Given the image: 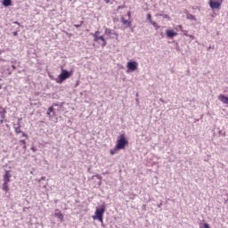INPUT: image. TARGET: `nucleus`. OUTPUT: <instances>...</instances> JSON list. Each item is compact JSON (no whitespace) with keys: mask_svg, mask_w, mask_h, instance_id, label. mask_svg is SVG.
<instances>
[{"mask_svg":"<svg viewBox=\"0 0 228 228\" xmlns=\"http://www.w3.org/2000/svg\"><path fill=\"white\" fill-rule=\"evenodd\" d=\"M3 122H4V119L2 118V119H0V124H3Z\"/></svg>","mask_w":228,"mask_h":228,"instance_id":"37","label":"nucleus"},{"mask_svg":"<svg viewBox=\"0 0 228 228\" xmlns=\"http://www.w3.org/2000/svg\"><path fill=\"white\" fill-rule=\"evenodd\" d=\"M46 113H47L48 117H50V118L54 117V108H53V107L48 108V110Z\"/></svg>","mask_w":228,"mask_h":228,"instance_id":"14","label":"nucleus"},{"mask_svg":"<svg viewBox=\"0 0 228 228\" xmlns=\"http://www.w3.org/2000/svg\"><path fill=\"white\" fill-rule=\"evenodd\" d=\"M224 0H209L208 4L212 10H220Z\"/></svg>","mask_w":228,"mask_h":228,"instance_id":"4","label":"nucleus"},{"mask_svg":"<svg viewBox=\"0 0 228 228\" xmlns=\"http://www.w3.org/2000/svg\"><path fill=\"white\" fill-rule=\"evenodd\" d=\"M8 74L11 75L12 72H13V69H10V68L7 69Z\"/></svg>","mask_w":228,"mask_h":228,"instance_id":"27","label":"nucleus"},{"mask_svg":"<svg viewBox=\"0 0 228 228\" xmlns=\"http://www.w3.org/2000/svg\"><path fill=\"white\" fill-rule=\"evenodd\" d=\"M128 142L127 139H126V134H122L117 141L116 147L117 149H119V151H122L126 149V145H127Z\"/></svg>","mask_w":228,"mask_h":228,"instance_id":"3","label":"nucleus"},{"mask_svg":"<svg viewBox=\"0 0 228 228\" xmlns=\"http://www.w3.org/2000/svg\"><path fill=\"white\" fill-rule=\"evenodd\" d=\"M94 177H96V179H99V181L102 180V176H101V175H95Z\"/></svg>","mask_w":228,"mask_h":228,"instance_id":"24","label":"nucleus"},{"mask_svg":"<svg viewBox=\"0 0 228 228\" xmlns=\"http://www.w3.org/2000/svg\"><path fill=\"white\" fill-rule=\"evenodd\" d=\"M75 28H81V26H83V21L80 22V24H77V25H74Z\"/></svg>","mask_w":228,"mask_h":228,"instance_id":"25","label":"nucleus"},{"mask_svg":"<svg viewBox=\"0 0 228 228\" xmlns=\"http://www.w3.org/2000/svg\"><path fill=\"white\" fill-rule=\"evenodd\" d=\"M147 20H149V22L151 24V22H153L154 20H152V15H151V13L147 14Z\"/></svg>","mask_w":228,"mask_h":228,"instance_id":"23","label":"nucleus"},{"mask_svg":"<svg viewBox=\"0 0 228 228\" xmlns=\"http://www.w3.org/2000/svg\"><path fill=\"white\" fill-rule=\"evenodd\" d=\"M219 134H220V135H223V136H225V132L219 131Z\"/></svg>","mask_w":228,"mask_h":228,"instance_id":"28","label":"nucleus"},{"mask_svg":"<svg viewBox=\"0 0 228 228\" xmlns=\"http://www.w3.org/2000/svg\"><path fill=\"white\" fill-rule=\"evenodd\" d=\"M121 22L122 24H124V26H126V28H131V21L126 20V18H124V16L121 17Z\"/></svg>","mask_w":228,"mask_h":228,"instance_id":"13","label":"nucleus"},{"mask_svg":"<svg viewBox=\"0 0 228 228\" xmlns=\"http://www.w3.org/2000/svg\"><path fill=\"white\" fill-rule=\"evenodd\" d=\"M41 179H45V177H42Z\"/></svg>","mask_w":228,"mask_h":228,"instance_id":"44","label":"nucleus"},{"mask_svg":"<svg viewBox=\"0 0 228 228\" xmlns=\"http://www.w3.org/2000/svg\"><path fill=\"white\" fill-rule=\"evenodd\" d=\"M189 38H191V40H195V36H193V35H189Z\"/></svg>","mask_w":228,"mask_h":228,"instance_id":"26","label":"nucleus"},{"mask_svg":"<svg viewBox=\"0 0 228 228\" xmlns=\"http://www.w3.org/2000/svg\"><path fill=\"white\" fill-rule=\"evenodd\" d=\"M180 28H181L182 33L184 35V37H190V35L188 34V30L183 29L182 26H180Z\"/></svg>","mask_w":228,"mask_h":228,"instance_id":"21","label":"nucleus"},{"mask_svg":"<svg viewBox=\"0 0 228 228\" xmlns=\"http://www.w3.org/2000/svg\"><path fill=\"white\" fill-rule=\"evenodd\" d=\"M122 8V6H118V10H120Z\"/></svg>","mask_w":228,"mask_h":228,"instance_id":"42","label":"nucleus"},{"mask_svg":"<svg viewBox=\"0 0 228 228\" xmlns=\"http://www.w3.org/2000/svg\"><path fill=\"white\" fill-rule=\"evenodd\" d=\"M19 143H20V145L22 146L23 151H26V149H27L26 141L25 140H20Z\"/></svg>","mask_w":228,"mask_h":228,"instance_id":"17","label":"nucleus"},{"mask_svg":"<svg viewBox=\"0 0 228 228\" xmlns=\"http://www.w3.org/2000/svg\"><path fill=\"white\" fill-rule=\"evenodd\" d=\"M0 117L3 119L6 118V110L3 109L2 110H0Z\"/></svg>","mask_w":228,"mask_h":228,"instance_id":"16","label":"nucleus"},{"mask_svg":"<svg viewBox=\"0 0 228 228\" xmlns=\"http://www.w3.org/2000/svg\"><path fill=\"white\" fill-rule=\"evenodd\" d=\"M104 35L110 37V38L118 37V34H117V32L111 28H105Z\"/></svg>","mask_w":228,"mask_h":228,"instance_id":"6","label":"nucleus"},{"mask_svg":"<svg viewBox=\"0 0 228 228\" xmlns=\"http://www.w3.org/2000/svg\"><path fill=\"white\" fill-rule=\"evenodd\" d=\"M110 0H105V3H107V4H108V3H110Z\"/></svg>","mask_w":228,"mask_h":228,"instance_id":"39","label":"nucleus"},{"mask_svg":"<svg viewBox=\"0 0 228 228\" xmlns=\"http://www.w3.org/2000/svg\"><path fill=\"white\" fill-rule=\"evenodd\" d=\"M54 216L61 220V222H63V214H61V211H60L59 209L55 210Z\"/></svg>","mask_w":228,"mask_h":228,"instance_id":"11","label":"nucleus"},{"mask_svg":"<svg viewBox=\"0 0 228 228\" xmlns=\"http://www.w3.org/2000/svg\"><path fill=\"white\" fill-rule=\"evenodd\" d=\"M160 102H165V100H163V98L159 99Z\"/></svg>","mask_w":228,"mask_h":228,"instance_id":"36","label":"nucleus"},{"mask_svg":"<svg viewBox=\"0 0 228 228\" xmlns=\"http://www.w3.org/2000/svg\"><path fill=\"white\" fill-rule=\"evenodd\" d=\"M127 69L128 70H132V72H134V70L138 69V62L134 61L127 62Z\"/></svg>","mask_w":228,"mask_h":228,"instance_id":"7","label":"nucleus"},{"mask_svg":"<svg viewBox=\"0 0 228 228\" xmlns=\"http://www.w3.org/2000/svg\"><path fill=\"white\" fill-rule=\"evenodd\" d=\"M91 35L94 37V42L99 44L102 47H106L108 42L106 41V38H104V36H99L101 35V32L99 30L95 31L94 33H92Z\"/></svg>","mask_w":228,"mask_h":228,"instance_id":"1","label":"nucleus"},{"mask_svg":"<svg viewBox=\"0 0 228 228\" xmlns=\"http://www.w3.org/2000/svg\"><path fill=\"white\" fill-rule=\"evenodd\" d=\"M120 151V149H117V146H115L112 150H110V156H115V153Z\"/></svg>","mask_w":228,"mask_h":228,"instance_id":"19","label":"nucleus"},{"mask_svg":"<svg viewBox=\"0 0 228 228\" xmlns=\"http://www.w3.org/2000/svg\"><path fill=\"white\" fill-rule=\"evenodd\" d=\"M69 77H70V71L61 69V72L59 75V80H57L56 83H61L62 81L69 79Z\"/></svg>","mask_w":228,"mask_h":228,"instance_id":"5","label":"nucleus"},{"mask_svg":"<svg viewBox=\"0 0 228 228\" xmlns=\"http://www.w3.org/2000/svg\"><path fill=\"white\" fill-rule=\"evenodd\" d=\"M135 101H136L137 104H140V98H136Z\"/></svg>","mask_w":228,"mask_h":228,"instance_id":"30","label":"nucleus"},{"mask_svg":"<svg viewBox=\"0 0 228 228\" xmlns=\"http://www.w3.org/2000/svg\"><path fill=\"white\" fill-rule=\"evenodd\" d=\"M187 19L189 20H194V22H197V18L193 14H187Z\"/></svg>","mask_w":228,"mask_h":228,"instance_id":"18","label":"nucleus"},{"mask_svg":"<svg viewBox=\"0 0 228 228\" xmlns=\"http://www.w3.org/2000/svg\"><path fill=\"white\" fill-rule=\"evenodd\" d=\"M12 70H15V69H17V67H15V65H12Z\"/></svg>","mask_w":228,"mask_h":228,"instance_id":"32","label":"nucleus"},{"mask_svg":"<svg viewBox=\"0 0 228 228\" xmlns=\"http://www.w3.org/2000/svg\"><path fill=\"white\" fill-rule=\"evenodd\" d=\"M12 35H13V37H17V35H19V32L14 31V32H12Z\"/></svg>","mask_w":228,"mask_h":228,"instance_id":"29","label":"nucleus"},{"mask_svg":"<svg viewBox=\"0 0 228 228\" xmlns=\"http://www.w3.org/2000/svg\"><path fill=\"white\" fill-rule=\"evenodd\" d=\"M3 4L4 6H12V0H4Z\"/></svg>","mask_w":228,"mask_h":228,"instance_id":"20","label":"nucleus"},{"mask_svg":"<svg viewBox=\"0 0 228 228\" xmlns=\"http://www.w3.org/2000/svg\"><path fill=\"white\" fill-rule=\"evenodd\" d=\"M14 24H18V26L20 25V23H19V21H14Z\"/></svg>","mask_w":228,"mask_h":228,"instance_id":"38","label":"nucleus"},{"mask_svg":"<svg viewBox=\"0 0 228 228\" xmlns=\"http://www.w3.org/2000/svg\"><path fill=\"white\" fill-rule=\"evenodd\" d=\"M3 88V86H1V84H0V90Z\"/></svg>","mask_w":228,"mask_h":228,"instance_id":"41","label":"nucleus"},{"mask_svg":"<svg viewBox=\"0 0 228 228\" xmlns=\"http://www.w3.org/2000/svg\"><path fill=\"white\" fill-rule=\"evenodd\" d=\"M135 95H136V97L138 98V95H139L138 93H137Z\"/></svg>","mask_w":228,"mask_h":228,"instance_id":"43","label":"nucleus"},{"mask_svg":"<svg viewBox=\"0 0 228 228\" xmlns=\"http://www.w3.org/2000/svg\"><path fill=\"white\" fill-rule=\"evenodd\" d=\"M127 16L131 18V12H127Z\"/></svg>","mask_w":228,"mask_h":228,"instance_id":"34","label":"nucleus"},{"mask_svg":"<svg viewBox=\"0 0 228 228\" xmlns=\"http://www.w3.org/2000/svg\"><path fill=\"white\" fill-rule=\"evenodd\" d=\"M166 35L167 38H174V37H177V33L172 29L166 30Z\"/></svg>","mask_w":228,"mask_h":228,"instance_id":"10","label":"nucleus"},{"mask_svg":"<svg viewBox=\"0 0 228 228\" xmlns=\"http://www.w3.org/2000/svg\"><path fill=\"white\" fill-rule=\"evenodd\" d=\"M163 18H164V19H168V15L164 14Z\"/></svg>","mask_w":228,"mask_h":228,"instance_id":"35","label":"nucleus"},{"mask_svg":"<svg viewBox=\"0 0 228 228\" xmlns=\"http://www.w3.org/2000/svg\"><path fill=\"white\" fill-rule=\"evenodd\" d=\"M12 171L5 170V173L3 176L4 183H9L10 180L12 179V174H10Z\"/></svg>","mask_w":228,"mask_h":228,"instance_id":"9","label":"nucleus"},{"mask_svg":"<svg viewBox=\"0 0 228 228\" xmlns=\"http://www.w3.org/2000/svg\"><path fill=\"white\" fill-rule=\"evenodd\" d=\"M219 101L223 102V104H228V97L224 94H219L218 96Z\"/></svg>","mask_w":228,"mask_h":228,"instance_id":"12","label":"nucleus"},{"mask_svg":"<svg viewBox=\"0 0 228 228\" xmlns=\"http://www.w3.org/2000/svg\"><path fill=\"white\" fill-rule=\"evenodd\" d=\"M106 212V206L102 205L101 208H97L95 211V216H93L94 220H99L101 224H102V216H104V213Z\"/></svg>","mask_w":228,"mask_h":228,"instance_id":"2","label":"nucleus"},{"mask_svg":"<svg viewBox=\"0 0 228 228\" xmlns=\"http://www.w3.org/2000/svg\"><path fill=\"white\" fill-rule=\"evenodd\" d=\"M151 26H153V28H155V29H159V26L158 25V23L156 21H151Z\"/></svg>","mask_w":228,"mask_h":228,"instance_id":"22","label":"nucleus"},{"mask_svg":"<svg viewBox=\"0 0 228 228\" xmlns=\"http://www.w3.org/2000/svg\"><path fill=\"white\" fill-rule=\"evenodd\" d=\"M161 206H163V202H160V203L158 205V208H161Z\"/></svg>","mask_w":228,"mask_h":228,"instance_id":"33","label":"nucleus"},{"mask_svg":"<svg viewBox=\"0 0 228 228\" xmlns=\"http://www.w3.org/2000/svg\"><path fill=\"white\" fill-rule=\"evenodd\" d=\"M8 184H9V183H3V186H2V190H3L4 191H5V192L10 191V187H8Z\"/></svg>","mask_w":228,"mask_h":228,"instance_id":"15","label":"nucleus"},{"mask_svg":"<svg viewBox=\"0 0 228 228\" xmlns=\"http://www.w3.org/2000/svg\"><path fill=\"white\" fill-rule=\"evenodd\" d=\"M159 17H163L164 16V14H159Z\"/></svg>","mask_w":228,"mask_h":228,"instance_id":"40","label":"nucleus"},{"mask_svg":"<svg viewBox=\"0 0 228 228\" xmlns=\"http://www.w3.org/2000/svg\"><path fill=\"white\" fill-rule=\"evenodd\" d=\"M13 128L17 134L21 133L22 136H24L25 138H28V134H26V133L20 131V122H18L17 124H14Z\"/></svg>","mask_w":228,"mask_h":228,"instance_id":"8","label":"nucleus"},{"mask_svg":"<svg viewBox=\"0 0 228 228\" xmlns=\"http://www.w3.org/2000/svg\"><path fill=\"white\" fill-rule=\"evenodd\" d=\"M31 151H32V152H35V151H37V148L32 147V148H31Z\"/></svg>","mask_w":228,"mask_h":228,"instance_id":"31","label":"nucleus"}]
</instances>
